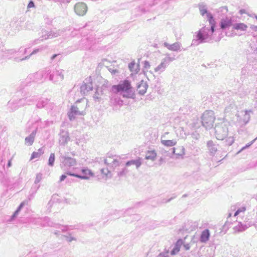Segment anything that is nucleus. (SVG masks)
Segmentation results:
<instances>
[{
	"instance_id": "obj_52",
	"label": "nucleus",
	"mask_w": 257,
	"mask_h": 257,
	"mask_svg": "<svg viewBox=\"0 0 257 257\" xmlns=\"http://www.w3.org/2000/svg\"><path fill=\"white\" fill-rule=\"evenodd\" d=\"M35 7V4L33 2V1H30L28 5V6H27V8L28 9H30V8H34Z\"/></svg>"
},
{
	"instance_id": "obj_19",
	"label": "nucleus",
	"mask_w": 257,
	"mask_h": 257,
	"mask_svg": "<svg viewBox=\"0 0 257 257\" xmlns=\"http://www.w3.org/2000/svg\"><path fill=\"white\" fill-rule=\"evenodd\" d=\"M148 85L146 82L142 80L137 86V91L141 95H144L147 91Z\"/></svg>"
},
{
	"instance_id": "obj_21",
	"label": "nucleus",
	"mask_w": 257,
	"mask_h": 257,
	"mask_svg": "<svg viewBox=\"0 0 257 257\" xmlns=\"http://www.w3.org/2000/svg\"><path fill=\"white\" fill-rule=\"evenodd\" d=\"M164 46L171 51H177L180 50L181 44L179 42H175L173 44H170L167 42L164 43Z\"/></svg>"
},
{
	"instance_id": "obj_25",
	"label": "nucleus",
	"mask_w": 257,
	"mask_h": 257,
	"mask_svg": "<svg viewBox=\"0 0 257 257\" xmlns=\"http://www.w3.org/2000/svg\"><path fill=\"white\" fill-rule=\"evenodd\" d=\"M36 133L37 130H35L28 137H26L25 140V144L28 146H31L34 141Z\"/></svg>"
},
{
	"instance_id": "obj_20",
	"label": "nucleus",
	"mask_w": 257,
	"mask_h": 257,
	"mask_svg": "<svg viewBox=\"0 0 257 257\" xmlns=\"http://www.w3.org/2000/svg\"><path fill=\"white\" fill-rule=\"evenodd\" d=\"M34 97H28L20 99L17 102L18 107L24 106L26 104L30 105L34 101Z\"/></svg>"
},
{
	"instance_id": "obj_38",
	"label": "nucleus",
	"mask_w": 257,
	"mask_h": 257,
	"mask_svg": "<svg viewBox=\"0 0 257 257\" xmlns=\"http://www.w3.org/2000/svg\"><path fill=\"white\" fill-rule=\"evenodd\" d=\"M48 102V99L47 98L40 99L37 103V107L39 108L44 107Z\"/></svg>"
},
{
	"instance_id": "obj_34",
	"label": "nucleus",
	"mask_w": 257,
	"mask_h": 257,
	"mask_svg": "<svg viewBox=\"0 0 257 257\" xmlns=\"http://www.w3.org/2000/svg\"><path fill=\"white\" fill-rule=\"evenodd\" d=\"M156 157L157 153L155 151H149L146 153L145 159L154 161L156 160Z\"/></svg>"
},
{
	"instance_id": "obj_5",
	"label": "nucleus",
	"mask_w": 257,
	"mask_h": 257,
	"mask_svg": "<svg viewBox=\"0 0 257 257\" xmlns=\"http://www.w3.org/2000/svg\"><path fill=\"white\" fill-rule=\"evenodd\" d=\"M215 117L212 110H206L201 117L202 125L206 129H210L212 127Z\"/></svg>"
},
{
	"instance_id": "obj_62",
	"label": "nucleus",
	"mask_w": 257,
	"mask_h": 257,
	"mask_svg": "<svg viewBox=\"0 0 257 257\" xmlns=\"http://www.w3.org/2000/svg\"><path fill=\"white\" fill-rule=\"evenodd\" d=\"M12 166L11 160H9L8 163V167H10Z\"/></svg>"
},
{
	"instance_id": "obj_32",
	"label": "nucleus",
	"mask_w": 257,
	"mask_h": 257,
	"mask_svg": "<svg viewBox=\"0 0 257 257\" xmlns=\"http://www.w3.org/2000/svg\"><path fill=\"white\" fill-rule=\"evenodd\" d=\"M207 145L210 153L212 155H214L217 150V146L215 145L212 141H208Z\"/></svg>"
},
{
	"instance_id": "obj_53",
	"label": "nucleus",
	"mask_w": 257,
	"mask_h": 257,
	"mask_svg": "<svg viewBox=\"0 0 257 257\" xmlns=\"http://www.w3.org/2000/svg\"><path fill=\"white\" fill-rule=\"evenodd\" d=\"M157 257H169L168 252H163L160 253Z\"/></svg>"
},
{
	"instance_id": "obj_43",
	"label": "nucleus",
	"mask_w": 257,
	"mask_h": 257,
	"mask_svg": "<svg viewBox=\"0 0 257 257\" xmlns=\"http://www.w3.org/2000/svg\"><path fill=\"white\" fill-rule=\"evenodd\" d=\"M42 176V174L41 173H39L36 174V178L34 181V183L35 184H38L41 182L43 178Z\"/></svg>"
},
{
	"instance_id": "obj_48",
	"label": "nucleus",
	"mask_w": 257,
	"mask_h": 257,
	"mask_svg": "<svg viewBox=\"0 0 257 257\" xmlns=\"http://www.w3.org/2000/svg\"><path fill=\"white\" fill-rule=\"evenodd\" d=\"M256 139L253 140V141H252L251 142H250L249 143L247 144V145H246L245 146L243 147V148H242V149L238 152V153H240L242 151H243V150L245 149L246 148H248L250 146H251L253 143L254 142V141L256 140Z\"/></svg>"
},
{
	"instance_id": "obj_46",
	"label": "nucleus",
	"mask_w": 257,
	"mask_h": 257,
	"mask_svg": "<svg viewBox=\"0 0 257 257\" xmlns=\"http://www.w3.org/2000/svg\"><path fill=\"white\" fill-rule=\"evenodd\" d=\"M151 67L149 61H145L144 62V70L148 71Z\"/></svg>"
},
{
	"instance_id": "obj_61",
	"label": "nucleus",
	"mask_w": 257,
	"mask_h": 257,
	"mask_svg": "<svg viewBox=\"0 0 257 257\" xmlns=\"http://www.w3.org/2000/svg\"><path fill=\"white\" fill-rule=\"evenodd\" d=\"M58 56V54H54L53 55L51 58V60H53L57 56Z\"/></svg>"
},
{
	"instance_id": "obj_55",
	"label": "nucleus",
	"mask_w": 257,
	"mask_h": 257,
	"mask_svg": "<svg viewBox=\"0 0 257 257\" xmlns=\"http://www.w3.org/2000/svg\"><path fill=\"white\" fill-rule=\"evenodd\" d=\"M5 48H4L3 42L1 40H0V52H3Z\"/></svg>"
},
{
	"instance_id": "obj_28",
	"label": "nucleus",
	"mask_w": 257,
	"mask_h": 257,
	"mask_svg": "<svg viewBox=\"0 0 257 257\" xmlns=\"http://www.w3.org/2000/svg\"><path fill=\"white\" fill-rule=\"evenodd\" d=\"M247 226L245 224L241 223L240 222L237 223V225L234 226L233 228V232L237 233L244 231L247 228Z\"/></svg>"
},
{
	"instance_id": "obj_64",
	"label": "nucleus",
	"mask_w": 257,
	"mask_h": 257,
	"mask_svg": "<svg viewBox=\"0 0 257 257\" xmlns=\"http://www.w3.org/2000/svg\"><path fill=\"white\" fill-rule=\"evenodd\" d=\"M255 107L257 108V96L255 97Z\"/></svg>"
},
{
	"instance_id": "obj_63",
	"label": "nucleus",
	"mask_w": 257,
	"mask_h": 257,
	"mask_svg": "<svg viewBox=\"0 0 257 257\" xmlns=\"http://www.w3.org/2000/svg\"><path fill=\"white\" fill-rule=\"evenodd\" d=\"M236 209V207L235 206H232L231 207V211H235Z\"/></svg>"
},
{
	"instance_id": "obj_7",
	"label": "nucleus",
	"mask_w": 257,
	"mask_h": 257,
	"mask_svg": "<svg viewBox=\"0 0 257 257\" xmlns=\"http://www.w3.org/2000/svg\"><path fill=\"white\" fill-rule=\"evenodd\" d=\"M60 161L61 168L64 170L75 166L77 163L75 159L63 154L60 156Z\"/></svg>"
},
{
	"instance_id": "obj_10",
	"label": "nucleus",
	"mask_w": 257,
	"mask_h": 257,
	"mask_svg": "<svg viewBox=\"0 0 257 257\" xmlns=\"http://www.w3.org/2000/svg\"><path fill=\"white\" fill-rule=\"evenodd\" d=\"M63 32V30H59L57 31H51L50 32L44 31L42 32V35L41 38H39L37 41H43L53 38L57 37L60 36Z\"/></svg>"
},
{
	"instance_id": "obj_22",
	"label": "nucleus",
	"mask_w": 257,
	"mask_h": 257,
	"mask_svg": "<svg viewBox=\"0 0 257 257\" xmlns=\"http://www.w3.org/2000/svg\"><path fill=\"white\" fill-rule=\"evenodd\" d=\"M199 9L200 14L203 17H204L205 15H206V18L209 22V20H210L209 15H210L211 16V17L212 18V19H214L212 15L207 11V8H206V6H205L203 4H199Z\"/></svg>"
},
{
	"instance_id": "obj_58",
	"label": "nucleus",
	"mask_w": 257,
	"mask_h": 257,
	"mask_svg": "<svg viewBox=\"0 0 257 257\" xmlns=\"http://www.w3.org/2000/svg\"><path fill=\"white\" fill-rule=\"evenodd\" d=\"M250 28L252 30L257 31V26L252 25Z\"/></svg>"
},
{
	"instance_id": "obj_16",
	"label": "nucleus",
	"mask_w": 257,
	"mask_h": 257,
	"mask_svg": "<svg viewBox=\"0 0 257 257\" xmlns=\"http://www.w3.org/2000/svg\"><path fill=\"white\" fill-rule=\"evenodd\" d=\"M104 163L110 168L114 169L116 167L119 166V162L115 157H108L104 160Z\"/></svg>"
},
{
	"instance_id": "obj_50",
	"label": "nucleus",
	"mask_w": 257,
	"mask_h": 257,
	"mask_svg": "<svg viewBox=\"0 0 257 257\" xmlns=\"http://www.w3.org/2000/svg\"><path fill=\"white\" fill-rule=\"evenodd\" d=\"M108 70L109 72L112 74V75H115L116 73H118V71L116 69H113L112 68H108Z\"/></svg>"
},
{
	"instance_id": "obj_27",
	"label": "nucleus",
	"mask_w": 257,
	"mask_h": 257,
	"mask_svg": "<svg viewBox=\"0 0 257 257\" xmlns=\"http://www.w3.org/2000/svg\"><path fill=\"white\" fill-rule=\"evenodd\" d=\"M209 237L210 231L208 229H206L201 232L200 241L201 242H206L209 240Z\"/></svg>"
},
{
	"instance_id": "obj_49",
	"label": "nucleus",
	"mask_w": 257,
	"mask_h": 257,
	"mask_svg": "<svg viewBox=\"0 0 257 257\" xmlns=\"http://www.w3.org/2000/svg\"><path fill=\"white\" fill-rule=\"evenodd\" d=\"M191 137L193 139L197 140L199 138L200 135L197 132H194L191 134Z\"/></svg>"
},
{
	"instance_id": "obj_59",
	"label": "nucleus",
	"mask_w": 257,
	"mask_h": 257,
	"mask_svg": "<svg viewBox=\"0 0 257 257\" xmlns=\"http://www.w3.org/2000/svg\"><path fill=\"white\" fill-rule=\"evenodd\" d=\"M58 228L60 229L62 231H64L65 230V227L61 226V225H59Z\"/></svg>"
},
{
	"instance_id": "obj_1",
	"label": "nucleus",
	"mask_w": 257,
	"mask_h": 257,
	"mask_svg": "<svg viewBox=\"0 0 257 257\" xmlns=\"http://www.w3.org/2000/svg\"><path fill=\"white\" fill-rule=\"evenodd\" d=\"M229 123L226 120H223L215 124L214 127L215 136L219 140L225 139L226 144L231 146L234 142V134L229 132Z\"/></svg>"
},
{
	"instance_id": "obj_4",
	"label": "nucleus",
	"mask_w": 257,
	"mask_h": 257,
	"mask_svg": "<svg viewBox=\"0 0 257 257\" xmlns=\"http://www.w3.org/2000/svg\"><path fill=\"white\" fill-rule=\"evenodd\" d=\"M86 107V102L84 99L77 100L75 104L71 108L70 111L68 113L69 119H74L76 115H83L85 114L84 110Z\"/></svg>"
},
{
	"instance_id": "obj_56",
	"label": "nucleus",
	"mask_w": 257,
	"mask_h": 257,
	"mask_svg": "<svg viewBox=\"0 0 257 257\" xmlns=\"http://www.w3.org/2000/svg\"><path fill=\"white\" fill-rule=\"evenodd\" d=\"M66 178V176L64 174L62 175L61 177H60V181H64Z\"/></svg>"
},
{
	"instance_id": "obj_9",
	"label": "nucleus",
	"mask_w": 257,
	"mask_h": 257,
	"mask_svg": "<svg viewBox=\"0 0 257 257\" xmlns=\"http://www.w3.org/2000/svg\"><path fill=\"white\" fill-rule=\"evenodd\" d=\"M252 113L251 110H242L238 111L236 114V122L240 125L246 124L249 120L250 114Z\"/></svg>"
},
{
	"instance_id": "obj_45",
	"label": "nucleus",
	"mask_w": 257,
	"mask_h": 257,
	"mask_svg": "<svg viewBox=\"0 0 257 257\" xmlns=\"http://www.w3.org/2000/svg\"><path fill=\"white\" fill-rule=\"evenodd\" d=\"M232 212H229L228 213V216H227V221H226V222L225 223V224H224V226H226L227 227H229V226L230 225V221L229 220V218L231 217V216H232Z\"/></svg>"
},
{
	"instance_id": "obj_26",
	"label": "nucleus",
	"mask_w": 257,
	"mask_h": 257,
	"mask_svg": "<svg viewBox=\"0 0 257 257\" xmlns=\"http://www.w3.org/2000/svg\"><path fill=\"white\" fill-rule=\"evenodd\" d=\"M12 25L13 27H15L16 30H22L24 27V19L20 18L19 19L13 22Z\"/></svg>"
},
{
	"instance_id": "obj_30",
	"label": "nucleus",
	"mask_w": 257,
	"mask_h": 257,
	"mask_svg": "<svg viewBox=\"0 0 257 257\" xmlns=\"http://www.w3.org/2000/svg\"><path fill=\"white\" fill-rule=\"evenodd\" d=\"M142 164V163L141 158H139L136 160H132L131 161H127L125 164V166L126 167H128L131 165H135L137 169H139L141 166Z\"/></svg>"
},
{
	"instance_id": "obj_37",
	"label": "nucleus",
	"mask_w": 257,
	"mask_h": 257,
	"mask_svg": "<svg viewBox=\"0 0 257 257\" xmlns=\"http://www.w3.org/2000/svg\"><path fill=\"white\" fill-rule=\"evenodd\" d=\"M128 68L130 71L134 73H137L139 70V65H136L135 61H133L128 64Z\"/></svg>"
},
{
	"instance_id": "obj_3",
	"label": "nucleus",
	"mask_w": 257,
	"mask_h": 257,
	"mask_svg": "<svg viewBox=\"0 0 257 257\" xmlns=\"http://www.w3.org/2000/svg\"><path fill=\"white\" fill-rule=\"evenodd\" d=\"M110 91L114 94L123 93L122 95L124 98H132L134 95L131 82L127 79L120 81L117 85H112Z\"/></svg>"
},
{
	"instance_id": "obj_17",
	"label": "nucleus",
	"mask_w": 257,
	"mask_h": 257,
	"mask_svg": "<svg viewBox=\"0 0 257 257\" xmlns=\"http://www.w3.org/2000/svg\"><path fill=\"white\" fill-rule=\"evenodd\" d=\"M46 48L47 46H41L39 48L35 49L29 56H26L25 57H22L21 55L20 57H15L14 59L16 61H23L24 60L28 59L30 58L31 56L35 54L38 52L41 51Z\"/></svg>"
},
{
	"instance_id": "obj_23",
	"label": "nucleus",
	"mask_w": 257,
	"mask_h": 257,
	"mask_svg": "<svg viewBox=\"0 0 257 257\" xmlns=\"http://www.w3.org/2000/svg\"><path fill=\"white\" fill-rule=\"evenodd\" d=\"M106 93L103 91V89H101L100 87H97L93 96V99L95 101L99 102L101 99V96Z\"/></svg>"
},
{
	"instance_id": "obj_44",
	"label": "nucleus",
	"mask_w": 257,
	"mask_h": 257,
	"mask_svg": "<svg viewBox=\"0 0 257 257\" xmlns=\"http://www.w3.org/2000/svg\"><path fill=\"white\" fill-rule=\"evenodd\" d=\"M245 210H246V208H245V207H242L239 208L238 209H237V210L235 211V212L234 213L233 216H236L240 213L244 212L245 211Z\"/></svg>"
},
{
	"instance_id": "obj_60",
	"label": "nucleus",
	"mask_w": 257,
	"mask_h": 257,
	"mask_svg": "<svg viewBox=\"0 0 257 257\" xmlns=\"http://www.w3.org/2000/svg\"><path fill=\"white\" fill-rule=\"evenodd\" d=\"M47 225L48 226H53V222L48 220V222H47Z\"/></svg>"
},
{
	"instance_id": "obj_35",
	"label": "nucleus",
	"mask_w": 257,
	"mask_h": 257,
	"mask_svg": "<svg viewBox=\"0 0 257 257\" xmlns=\"http://www.w3.org/2000/svg\"><path fill=\"white\" fill-rule=\"evenodd\" d=\"M24 205H25V203L24 202H22L20 204V205L19 206V207H18L17 210L14 213L13 215L11 216V218L9 220V221H12L13 220H14L15 219V218L16 217H17V216L18 215V214H19V212H20L22 208L24 207Z\"/></svg>"
},
{
	"instance_id": "obj_33",
	"label": "nucleus",
	"mask_w": 257,
	"mask_h": 257,
	"mask_svg": "<svg viewBox=\"0 0 257 257\" xmlns=\"http://www.w3.org/2000/svg\"><path fill=\"white\" fill-rule=\"evenodd\" d=\"M231 25L232 21L230 19L226 18L225 19H222L220 22V27L222 29L228 28Z\"/></svg>"
},
{
	"instance_id": "obj_39",
	"label": "nucleus",
	"mask_w": 257,
	"mask_h": 257,
	"mask_svg": "<svg viewBox=\"0 0 257 257\" xmlns=\"http://www.w3.org/2000/svg\"><path fill=\"white\" fill-rule=\"evenodd\" d=\"M43 153L44 151L43 149H39L37 152H34L32 153L31 157V160L39 158Z\"/></svg>"
},
{
	"instance_id": "obj_51",
	"label": "nucleus",
	"mask_w": 257,
	"mask_h": 257,
	"mask_svg": "<svg viewBox=\"0 0 257 257\" xmlns=\"http://www.w3.org/2000/svg\"><path fill=\"white\" fill-rule=\"evenodd\" d=\"M127 172L128 171L127 169L126 168H124L121 171L118 173V175L119 176L125 175L127 173Z\"/></svg>"
},
{
	"instance_id": "obj_24",
	"label": "nucleus",
	"mask_w": 257,
	"mask_h": 257,
	"mask_svg": "<svg viewBox=\"0 0 257 257\" xmlns=\"http://www.w3.org/2000/svg\"><path fill=\"white\" fill-rule=\"evenodd\" d=\"M183 244V240L181 239H178L174 245L173 248L171 251V255L177 254L180 250L181 246Z\"/></svg>"
},
{
	"instance_id": "obj_41",
	"label": "nucleus",
	"mask_w": 257,
	"mask_h": 257,
	"mask_svg": "<svg viewBox=\"0 0 257 257\" xmlns=\"http://www.w3.org/2000/svg\"><path fill=\"white\" fill-rule=\"evenodd\" d=\"M55 162V154L51 153L48 160V165L50 166H53Z\"/></svg>"
},
{
	"instance_id": "obj_29",
	"label": "nucleus",
	"mask_w": 257,
	"mask_h": 257,
	"mask_svg": "<svg viewBox=\"0 0 257 257\" xmlns=\"http://www.w3.org/2000/svg\"><path fill=\"white\" fill-rule=\"evenodd\" d=\"M164 136L161 137V143L162 145L166 147H173L176 145L177 141L175 139L173 140H163V138Z\"/></svg>"
},
{
	"instance_id": "obj_8",
	"label": "nucleus",
	"mask_w": 257,
	"mask_h": 257,
	"mask_svg": "<svg viewBox=\"0 0 257 257\" xmlns=\"http://www.w3.org/2000/svg\"><path fill=\"white\" fill-rule=\"evenodd\" d=\"M175 60L174 57H170L169 54L167 53L165 54V57L163 58L161 60V62L159 64L155 69L154 71L155 72L159 74L164 72L167 67L169 65L171 62H172Z\"/></svg>"
},
{
	"instance_id": "obj_36",
	"label": "nucleus",
	"mask_w": 257,
	"mask_h": 257,
	"mask_svg": "<svg viewBox=\"0 0 257 257\" xmlns=\"http://www.w3.org/2000/svg\"><path fill=\"white\" fill-rule=\"evenodd\" d=\"M111 83L107 80H104L103 82L102 86L100 88L103 89V91L107 93L109 90V88H111Z\"/></svg>"
},
{
	"instance_id": "obj_42",
	"label": "nucleus",
	"mask_w": 257,
	"mask_h": 257,
	"mask_svg": "<svg viewBox=\"0 0 257 257\" xmlns=\"http://www.w3.org/2000/svg\"><path fill=\"white\" fill-rule=\"evenodd\" d=\"M101 172L102 174L104 175L107 178H109L111 176L110 171L108 169V168L101 169Z\"/></svg>"
},
{
	"instance_id": "obj_2",
	"label": "nucleus",
	"mask_w": 257,
	"mask_h": 257,
	"mask_svg": "<svg viewBox=\"0 0 257 257\" xmlns=\"http://www.w3.org/2000/svg\"><path fill=\"white\" fill-rule=\"evenodd\" d=\"M209 16L210 28L204 27L201 29L197 32L195 38L193 39L191 46H197L201 43L209 42L212 40V36L214 32L215 22L214 19H212L211 16Z\"/></svg>"
},
{
	"instance_id": "obj_14",
	"label": "nucleus",
	"mask_w": 257,
	"mask_h": 257,
	"mask_svg": "<svg viewBox=\"0 0 257 257\" xmlns=\"http://www.w3.org/2000/svg\"><path fill=\"white\" fill-rule=\"evenodd\" d=\"M74 11L77 15L84 16L87 11V7L84 3H78L75 5Z\"/></svg>"
},
{
	"instance_id": "obj_54",
	"label": "nucleus",
	"mask_w": 257,
	"mask_h": 257,
	"mask_svg": "<svg viewBox=\"0 0 257 257\" xmlns=\"http://www.w3.org/2000/svg\"><path fill=\"white\" fill-rule=\"evenodd\" d=\"M183 246L185 250H189L190 248V245L189 243H183Z\"/></svg>"
},
{
	"instance_id": "obj_13",
	"label": "nucleus",
	"mask_w": 257,
	"mask_h": 257,
	"mask_svg": "<svg viewBox=\"0 0 257 257\" xmlns=\"http://www.w3.org/2000/svg\"><path fill=\"white\" fill-rule=\"evenodd\" d=\"M81 172L83 174V175L72 173L71 172H67V174L70 176L76 177L77 178L84 180H88L91 176H93L94 175L91 171L88 168H84L82 169Z\"/></svg>"
},
{
	"instance_id": "obj_31",
	"label": "nucleus",
	"mask_w": 257,
	"mask_h": 257,
	"mask_svg": "<svg viewBox=\"0 0 257 257\" xmlns=\"http://www.w3.org/2000/svg\"><path fill=\"white\" fill-rule=\"evenodd\" d=\"M233 29L236 30L244 32L248 28L247 26L242 23H235L232 26Z\"/></svg>"
},
{
	"instance_id": "obj_18",
	"label": "nucleus",
	"mask_w": 257,
	"mask_h": 257,
	"mask_svg": "<svg viewBox=\"0 0 257 257\" xmlns=\"http://www.w3.org/2000/svg\"><path fill=\"white\" fill-rule=\"evenodd\" d=\"M59 135V143L61 145H65L70 140L69 134L67 132L61 131Z\"/></svg>"
},
{
	"instance_id": "obj_12",
	"label": "nucleus",
	"mask_w": 257,
	"mask_h": 257,
	"mask_svg": "<svg viewBox=\"0 0 257 257\" xmlns=\"http://www.w3.org/2000/svg\"><path fill=\"white\" fill-rule=\"evenodd\" d=\"M27 52V49L23 48L22 47L20 48L18 51L15 49H10L6 50L5 48L3 52V54L2 55L3 57L8 58L10 59L12 57V56L16 54L17 53H19V54H25Z\"/></svg>"
},
{
	"instance_id": "obj_57",
	"label": "nucleus",
	"mask_w": 257,
	"mask_h": 257,
	"mask_svg": "<svg viewBox=\"0 0 257 257\" xmlns=\"http://www.w3.org/2000/svg\"><path fill=\"white\" fill-rule=\"evenodd\" d=\"M173 199V198L171 197L168 199H165V200H164V201L162 202L163 203H167V202H170L171 200H172Z\"/></svg>"
},
{
	"instance_id": "obj_40",
	"label": "nucleus",
	"mask_w": 257,
	"mask_h": 257,
	"mask_svg": "<svg viewBox=\"0 0 257 257\" xmlns=\"http://www.w3.org/2000/svg\"><path fill=\"white\" fill-rule=\"evenodd\" d=\"M236 107L234 103H231L228 106H226L225 108L224 112L225 113H229L235 110Z\"/></svg>"
},
{
	"instance_id": "obj_15",
	"label": "nucleus",
	"mask_w": 257,
	"mask_h": 257,
	"mask_svg": "<svg viewBox=\"0 0 257 257\" xmlns=\"http://www.w3.org/2000/svg\"><path fill=\"white\" fill-rule=\"evenodd\" d=\"M172 153L175 155L176 159H183L185 154V149L183 146H178L172 148Z\"/></svg>"
},
{
	"instance_id": "obj_11",
	"label": "nucleus",
	"mask_w": 257,
	"mask_h": 257,
	"mask_svg": "<svg viewBox=\"0 0 257 257\" xmlns=\"http://www.w3.org/2000/svg\"><path fill=\"white\" fill-rule=\"evenodd\" d=\"M93 88L91 78H86L80 87V92L83 95L87 94Z\"/></svg>"
},
{
	"instance_id": "obj_6",
	"label": "nucleus",
	"mask_w": 257,
	"mask_h": 257,
	"mask_svg": "<svg viewBox=\"0 0 257 257\" xmlns=\"http://www.w3.org/2000/svg\"><path fill=\"white\" fill-rule=\"evenodd\" d=\"M45 73L49 75V80L55 83L62 81L64 78L63 70L62 69L51 70L50 68H47Z\"/></svg>"
},
{
	"instance_id": "obj_47",
	"label": "nucleus",
	"mask_w": 257,
	"mask_h": 257,
	"mask_svg": "<svg viewBox=\"0 0 257 257\" xmlns=\"http://www.w3.org/2000/svg\"><path fill=\"white\" fill-rule=\"evenodd\" d=\"M110 100L111 103L115 104L117 103V101L119 100V99L115 95H111L110 98Z\"/></svg>"
}]
</instances>
